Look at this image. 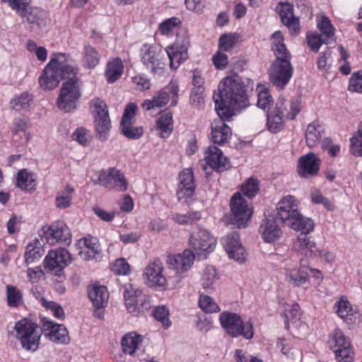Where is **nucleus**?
I'll use <instances>...</instances> for the list:
<instances>
[{"instance_id":"1","label":"nucleus","mask_w":362,"mask_h":362,"mask_svg":"<svg viewBox=\"0 0 362 362\" xmlns=\"http://www.w3.org/2000/svg\"><path fill=\"white\" fill-rule=\"evenodd\" d=\"M70 55L62 52L53 53L39 78V83L44 89L55 88L63 79L60 94L57 99L58 107L66 112L76 107L81 97L82 82L76 76L78 68L69 64Z\"/></svg>"},{"instance_id":"2","label":"nucleus","mask_w":362,"mask_h":362,"mask_svg":"<svg viewBox=\"0 0 362 362\" xmlns=\"http://www.w3.org/2000/svg\"><path fill=\"white\" fill-rule=\"evenodd\" d=\"M218 93L214 95L215 110L223 119H231L235 111L247 106L246 87L238 75L224 78L218 86Z\"/></svg>"},{"instance_id":"3","label":"nucleus","mask_w":362,"mask_h":362,"mask_svg":"<svg viewBox=\"0 0 362 362\" xmlns=\"http://www.w3.org/2000/svg\"><path fill=\"white\" fill-rule=\"evenodd\" d=\"M272 50L276 59L269 71L271 82L279 89H283L290 81L293 73L291 62V55L286 48L281 32L276 31L271 37Z\"/></svg>"},{"instance_id":"4","label":"nucleus","mask_w":362,"mask_h":362,"mask_svg":"<svg viewBox=\"0 0 362 362\" xmlns=\"http://www.w3.org/2000/svg\"><path fill=\"white\" fill-rule=\"evenodd\" d=\"M220 325L224 332L233 338L240 336L250 339L254 336V328L250 321H244L237 313L223 311L218 316Z\"/></svg>"},{"instance_id":"5","label":"nucleus","mask_w":362,"mask_h":362,"mask_svg":"<svg viewBox=\"0 0 362 362\" xmlns=\"http://www.w3.org/2000/svg\"><path fill=\"white\" fill-rule=\"evenodd\" d=\"M328 346L334 354L337 362H354V349L350 339L339 328L329 335Z\"/></svg>"},{"instance_id":"6","label":"nucleus","mask_w":362,"mask_h":362,"mask_svg":"<svg viewBox=\"0 0 362 362\" xmlns=\"http://www.w3.org/2000/svg\"><path fill=\"white\" fill-rule=\"evenodd\" d=\"M90 109L94 117L95 127L100 140H105L110 131L111 123L107 106L104 100L99 98L90 102Z\"/></svg>"},{"instance_id":"7","label":"nucleus","mask_w":362,"mask_h":362,"mask_svg":"<svg viewBox=\"0 0 362 362\" xmlns=\"http://www.w3.org/2000/svg\"><path fill=\"white\" fill-rule=\"evenodd\" d=\"M92 179L95 185H101L109 189L125 192L128 187L127 180L124 174L115 168L103 169Z\"/></svg>"},{"instance_id":"8","label":"nucleus","mask_w":362,"mask_h":362,"mask_svg":"<svg viewBox=\"0 0 362 362\" xmlns=\"http://www.w3.org/2000/svg\"><path fill=\"white\" fill-rule=\"evenodd\" d=\"M216 245V238L204 228H197L189 238V246L197 257L206 258Z\"/></svg>"},{"instance_id":"9","label":"nucleus","mask_w":362,"mask_h":362,"mask_svg":"<svg viewBox=\"0 0 362 362\" xmlns=\"http://www.w3.org/2000/svg\"><path fill=\"white\" fill-rule=\"evenodd\" d=\"M38 235L43 243L50 245L58 243L69 244L71 240L69 228L61 221H55L47 227H42L39 230Z\"/></svg>"},{"instance_id":"10","label":"nucleus","mask_w":362,"mask_h":362,"mask_svg":"<svg viewBox=\"0 0 362 362\" xmlns=\"http://www.w3.org/2000/svg\"><path fill=\"white\" fill-rule=\"evenodd\" d=\"M179 88L176 81H170L168 86L155 95L151 100H146L141 107L145 110H151L154 108L161 107L165 105L172 99L171 105L175 106L177 103L176 98L177 97Z\"/></svg>"},{"instance_id":"11","label":"nucleus","mask_w":362,"mask_h":362,"mask_svg":"<svg viewBox=\"0 0 362 362\" xmlns=\"http://www.w3.org/2000/svg\"><path fill=\"white\" fill-rule=\"evenodd\" d=\"M230 207L232 214V223L238 228H245L252 215V208L247 204L238 192L231 198Z\"/></svg>"},{"instance_id":"12","label":"nucleus","mask_w":362,"mask_h":362,"mask_svg":"<svg viewBox=\"0 0 362 362\" xmlns=\"http://www.w3.org/2000/svg\"><path fill=\"white\" fill-rule=\"evenodd\" d=\"M300 100L297 98L290 104L291 112L284 113L281 110V106H277L274 111L267 112V126L272 133H277L283 128L284 117L289 119H294L300 110Z\"/></svg>"},{"instance_id":"13","label":"nucleus","mask_w":362,"mask_h":362,"mask_svg":"<svg viewBox=\"0 0 362 362\" xmlns=\"http://www.w3.org/2000/svg\"><path fill=\"white\" fill-rule=\"evenodd\" d=\"M140 57L143 64L150 69L153 74L161 76L164 74L165 64L160 59L155 46L143 45L140 49Z\"/></svg>"},{"instance_id":"14","label":"nucleus","mask_w":362,"mask_h":362,"mask_svg":"<svg viewBox=\"0 0 362 362\" xmlns=\"http://www.w3.org/2000/svg\"><path fill=\"white\" fill-rule=\"evenodd\" d=\"M163 266L159 259L150 262L143 272V279L146 285L151 288H165L167 279L163 274Z\"/></svg>"},{"instance_id":"15","label":"nucleus","mask_w":362,"mask_h":362,"mask_svg":"<svg viewBox=\"0 0 362 362\" xmlns=\"http://www.w3.org/2000/svg\"><path fill=\"white\" fill-rule=\"evenodd\" d=\"M42 333L45 338L53 343L67 344L70 339L66 328L61 324H57L47 317H42Z\"/></svg>"},{"instance_id":"16","label":"nucleus","mask_w":362,"mask_h":362,"mask_svg":"<svg viewBox=\"0 0 362 362\" xmlns=\"http://www.w3.org/2000/svg\"><path fill=\"white\" fill-rule=\"evenodd\" d=\"M70 262L71 254L64 248L50 250L44 259L45 267L58 276Z\"/></svg>"},{"instance_id":"17","label":"nucleus","mask_w":362,"mask_h":362,"mask_svg":"<svg viewBox=\"0 0 362 362\" xmlns=\"http://www.w3.org/2000/svg\"><path fill=\"white\" fill-rule=\"evenodd\" d=\"M310 267L300 259L298 267L286 264L284 268L285 281L294 287H300L310 281Z\"/></svg>"},{"instance_id":"18","label":"nucleus","mask_w":362,"mask_h":362,"mask_svg":"<svg viewBox=\"0 0 362 362\" xmlns=\"http://www.w3.org/2000/svg\"><path fill=\"white\" fill-rule=\"evenodd\" d=\"M300 202L293 195L283 197L276 206V218L281 220L285 225L298 216Z\"/></svg>"},{"instance_id":"19","label":"nucleus","mask_w":362,"mask_h":362,"mask_svg":"<svg viewBox=\"0 0 362 362\" xmlns=\"http://www.w3.org/2000/svg\"><path fill=\"white\" fill-rule=\"evenodd\" d=\"M221 243L230 259L239 262H243L245 260V250L240 241L238 232L228 233L221 238Z\"/></svg>"},{"instance_id":"20","label":"nucleus","mask_w":362,"mask_h":362,"mask_svg":"<svg viewBox=\"0 0 362 362\" xmlns=\"http://www.w3.org/2000/svg\"><path fill=\"white\" fill-rule=\"evenodd\" d=\"M42 334L41 328L31 319L24 318V349L32 353L39 349Z\"/></svg>"},{"instance_id":"21","label":"nucleus","mask_w":362,"mask_h":362,"mask_svg":"<svg viewBox=\"0 0 362 362\" xmlns=\"http://www.w3.org/2000/svg\"><path fill=\"white\" fill-rule=\"evenodd\" d=\"M321 160L317 154L310 152L300 156L298 160L297 172L303 178H308L317 174Z\"/></svg>"},{"instance_id":"22","label":"nucleus","mask_w":362,"mask_h":362,"mask_svg":"<svg viewBox=\"0 0 362 362\" xmlns=\"http://www.w3.org/2000/svg\"><path fill=\"white\" fill-rule=\"evenodd\" d=\"M196 186L194 173L191 168L182 170L179 175V183L177 197L179 201L186 202L193 197Z\"/></svg>"},{"instance_id":"23","label":"nucleus","mask_w":362,"mask_h":362,"mask_svg":"<svg viewBox=\"0 0 362 362\" xmlns=\"http://www.w3.org/2000/svg\"><path fill=\"white\" fill-rule=\"evenodd\" d=\"M188 41H176L173 45L166 48V52L170 59V66L173 69L179 67L181 63L188 58Z\"/></svg>"},{"instance_id":"24","label":"nucleus","mask_w":362,"mask_h":362,"mask_svg":"<svg viewBox=\"0 0 362 362\" xmlns=\"http://www.w3.org/2000/svg\"><path fill=\"white\" fill-rule=\"evenodd\" d=\"M195 253L190 250H185L182 254L169 256L168 262L178 274L187 272L194 264Z\"/></svg>"},{"instance_id":"25","label":"nucleus","mask_w":362,"mask_h":362,"mask_svg":"<svg viewBox=\"0 0 362 362\" xmlns=\"http://www.w3.org/2000/svg\"><path fill=\"white\" fill-rule=\"evenodd\" d=\"M334 308L336 313L341 319L348 324L355 322L358 309L354 308L348 300L346 296H340L335 302Z\"/></svg>"},{"instance_id":"26","label":"nucleus","mask_w":362,"mask_h":362,"mask_svg":"<svg viewBox=\"0 0 362 362\" xmlns=\"http://www.w3.org/2000/svg\"><path fill=\"white\" fill-rule=\"evenodd\" d=\"M204 160L213 170L221 172L226 169L228 159L216 146H210L205 151Z\"/></svg>"},{"instance_id":"27","label":"nucleus","mask_w":362,"mask_h":362,"mask_svg":"<svg viewBox=\"0 0 362 362\" xmlns=\"http://www.w3.org/2000/svg\"><path fill=\"white\" fill-rule=\"evenodd\" d=\"M231 119H223L219 117L218 119L214 120L211 126V137L214 143L223 144L228 141L232 135L231 129L225 122Z\"/></svg>"},{"instance_id":"28","label":"nucleus","mask_w":362,"mask_h":362,"mask_svg":"<svg viewBox=\"0 0 362 362\" xmlns=\"http://www.w3.org/2000/svg\"><path fill=\"white\" fill-rule=\"evenodd\" d=\"M259 230L265 243H275L280 240L282 230L274 218H265L260 225Z\"/></svg>"},{"instance_id":"29","label":"nucleus","mask_w":362,"mask_h":362,"mask_svg":"<svg viewBox=\"0 0 362 362\" xmlns=\"http://www.w3.org/2000/svg\"><path fill=\"white\" fill-rule=\"evenodd\" d=\"M26 1L24 0V24L27 23L28 29L36 31L42 24L45 13L37 7L29 6V2ZM25 26L26 25H24Z\"/></svg>"},{"instance_id":"30","label":"nucleus","mask_w":362,"mask_h":362,"mask_svg":"<svg viewBox=\"0 0 362 362\" xmlns=\"http://www.w3.org/2000/svg\"><path fill=\"white\" fill-rule=\"evenodd\" d=\"M77 245L81 249L79 252L81 257L86 259L95 257L100 251L98 240L90 235L81 238Z\"/></svg>"},{"instance_id":"31","label":"nucleus","mask_w":362,"mask_h":362,"mask_svg":"<svg viewBox=\"0 0 362 362\" xmlns=\"http://www.w3.org/2000/svg\"><path fill=\"white\" fill-rule=\"evenodd\" d=\"M279 11L281 22L291 32L297 33L299 30V20L293 13V6L288 3H279Z\"/></svg>"},{"instance_id":"32","label":"nucleus","mask_w":362,"mask_h":362,"mask_svg":"<svg viewBox=\"0 0 362 362\" xmlns=\"http://www.w3.org/2000/svg\"><path fill=\"white\" fill-rule=\"evenodd\" d=\"M88 298L95 308L100 309L107 305L109 293L105 286L94 284L88 288Z\"/></svg>"},{"instance_id":"33","label":"nucleus","mask_w":362,"mask_h":362,"mask_svg":"<svg viewBox=\"0 0 362 362\" xmlns=\"http://www.w3.org/2000/svg\"><path fill=\"white\" fill-rule=\"evenodd\" d=\"M316 24L322 37H324V44L327 45L334 40L335 28L327 16L323 14L317 16Z\"/></svg>"},{"instance_id":"34","label":"nucleus","mask_w":362,"mask_h":362,"mask_svg":"<svg viewBox=\"0 0 362 362\" xmlns=\"http://www.w3.org/2000/svg\"><path fill=\"white\" fill-rule=\"evenodd\" d=\"M156 126L159 131L160 137L163 139L169 137L173 130L172 113L168 111L160 112L158 116Z\"/></svg>"},{"instance_id":"35","label":"nucleus","mask_w":362,"mask_h":362,"mask_svg":"<svg viewBox=\"0 0 362 362\" xmlns=\"http://www.w3.org/2000/svg\"><path fill=\"white\" fill-rule=\"evenodd\" d=\"M124 65L119 58H112L106 64L105 76L107 83H113L122 75Z\"/></svg>"},{"instance_id":"36","label":"nucleus","mask_w":362,"mask_h":362,"mask_svg":"<svg viewBox=\"0 0 362 362\" xmlns=\"http://www.w3.org/2000/svg\"><path fill=\"white\" fill-rule=\"evenodd\" d=\"M45 250L41 242L35 238L29 242L24 252V260L30 264L38 261L44 255Z\"/></svg>"},{"instance_id":"37","label":"nucleus","mask_w":362,"mask_h":362,"mask_svg":"<svg viewBox=\"0 0 362 362\" xmlns=\"http://www.w3.org/2000/svg\"><path fill=\"white\" fill-rule=\"evenodd\" d=\"M100 56L95 47L85 45L81 52V63L85 69H94L100 62Z\"/></svg>"},{"instance_id":"38","label":"nucleus","mask_w":362,"mask_h":362,"mask_svg":"<svg viewBox=\"0 0 362 362\" xmlns=\"http://www.w3.org/2000/svg\"><path fill=\"white\" fill-rule=\"evenodd\" d=\"M142 340V336L135 332H131L124 334L121 341L123 352L133 356Z\"/></svg>"},{"instance_id":"39","label":"nucleus","mask_w":362,"mask_h":362,"mask_svg":"<svg viewBox=\"0 0 362 362\" xmlns=\"http://www.w3.org/2000/svg\"><path fill=\"white\" fill-rule=\"evenodd\" d=\"M324 134V127L318 122H313L308 125L305 132L306 144L309 147L315 146Z\"/></svg>"},{"instance_id":"40","label":"nucleus","mask_w":362,"mask_h":362,"mask_svg":"<svg viewBox=\"0 0 362 362\" xmlns=\"http://www.w3.org/2000/svg\"><path fill=\"white\" fill-rule=\"evenodd\" d=\"M75 189L71 185H66L64 190L59 191L54 199V205L57 209H66L72 204Z\"/></svg>"},{"instance_id":"41","label":"nucleus","mask_w":362,"mask_h":362,"mask_svg":"<svg viewBox=\"0 0 362 362\" xmlns=\"http://www.w3.org/2000/svg\"><path fill=\"white\" fill-rule=\"evenodd\" d=\"M287 226L294 230L300 231V234H308L313 230L315 224L311 218L302 216L299 212L298 216L288 222Z\"/></svg>"},{"instance_id":"42","label":"nucleus","mask_w":362,"mask_h":362,"mask_svg":"<svg viewBox=\"0 0 362 362\" xmlns=\"http://www.w3.org/2000/svg\"><path fill=\"white\" fill-rule=\"evenodd\" d=\"M218 279L219 276L216 269L213 266H206L200 280L202 287L206 291L213 290Z\"/></svg>"},{"instance_id":"43","label":"nucleus","mask_w":362,"mask_h":362,"mask_svg":"<svg viewBox=\"0 0 362 362\" xmlns=\"http://www.w3.org/2000/svg\"><path fill=\"white\" fill-rule=\"evenodd\" d=\"M257 91V107L264 112H269V110L273 104V98L267 88L264 85H258Z\"/></svg>"},{"instance_id":"44","label":"nucleus","mask_w":362,"mask_h":362,"mask_svg":"<svg viewBox=\"0 0 362 362\" xmlns=\"http://www.w3.org/2000/svg\"><path fill=\"white\" fill-rule=\"evenodd\" d=\"M199 307L205 313H216L221 311V308L214 299L204 293L199 294Z\"/></svg>"},{"instance_id":"45","label":"nucleus","mask_w":362,"mask_h":362,"mask_svg":"<svg viewBox=\"0 0 362 362\" xmlns=\"http://www.w3.org/2000/svg\"><path fill=\"white\" fill-rule=\"evenodd\" d=\"M181 25V21L177 17H171L163 21L158 25V31L162 35H171Z\"/></svg>"},{"instance_id":"46","label":"nucleus","mask_w":362,"mask_h":362,"mask_svg":"<svg viewBox=\"0 0 362 362\" xmlns=\"http://www.w3.org/2000/svg\"><path fill=\"white\" fill-rule=\"evenodd\" d=\"M297 244L305 255H308V252L310 255H315L316 244L307 236V234H300L297 238Z\"/></svg>"},{"instance_id":"47","label":"nucleus","mask_w":362,"mask_h":362,"mask_svg":"<svg viewBox=\"0 0 362 362\" xmlns=\"http://www.w3.org/2000/svg\"><path fill=\"white\" fill-rule=\"evenodd\" d=\"M71 139L85 146L88 144L92 136L90 132L84 127H78L71 134Z\"/></svg>"},{"instance_id":"48","label":"nucleus","mask_w":362,"mask_h":362,"mask_svg":"<svg viewBox=\"0 0 362 362\" xmlns=\"http://www.w3.org/2000/svg\"><path fill=\"white\" fill-rule=\"evenodd\" d=\"M238 35L235 33L222 35L219 38L218 47L223 52L232 49L238 40Z\"/></svg>"},{"instance_id":"49","label":"nucleus","mask_w":362,"mask_h":362,"mask_svg":"<svg viewBox=\"0 0 362 362\" xmlns=\"http://www.w3.org/2000/svg\"><path fill=\"white\" fill-rule=\"evenodd\" d=\"M155 319L160 322L165 329L171 326V322L169 319V311L164 305L158 306L153 310Z\"/></svg>"},{"instance_id":"50","label":"nucleus","mask_w":362,"mask_h":362,"mask_svg":"<svg viewBox=\"0 0 362 362\" xmlns=\"http://www.w3.org/2000/svg\"><path fill=\"white\" fill-rule=\"evenodd\" d=\"M42 305L47 310H50L54 317L57 319L64 318V312L62 306L54 301H49L43 298L40 299Z\"/></svg>"},{"instance_id":"51","label":"nucleus","mask_w":362,"mask_h":362,"mask_svg":"<svg viewBox=\"0 0 362 362\" xmlns=\"http://www.w3.org/2000/svg\"><path fill=\"white\" fill-rule=\"evenodd\" d=\"M136 110L137 105L135 103H131L128 104L124 109L120 126L134 124Z\"/></svg>"},{"instance_id":"52","label":"nucleus","mask_w":362,"mask_h":362,"mask_svg":"<svg viewBox=\"0 0 362 362\" xmlns=\"http://www.w3.org/2000/svg\"><path fill=\"white\" fill-rule=\"evenodd\" d=\"M243 193L249 198L254 197L259 191L258 181L253 178H249L241 187Z\"/></svg>"},{"instance_id":"53","label":"nucleus","mask_w":362,"mask_h":362,"mask_svg":"<svg viewBox=\"0 0 362 362\" xmlns=\"http://www.w3.org/2000/svg\"><path fill=\"white\" fill-rule=\"evenodd\" d=\"M122 134L129 139H138L144 133L141 127H134L133 124L120 126Z\"/></svg>"},{"instance_id":"54","label":"nucleus","mask_w":362,"mask_h":362,"mask_svg":"<svg viewBox=\"0 0 362 362\" xmlns=\"http://www.w3.org/2000/svg\"><path fill=\"white\" fill-rule=\"evenodd\" d=\"M111 270L118 275H127L130 273V266L125 259L120 258L112 264Z\"/></svg>"},{"instance_id":"55","label":"nucleus","mask_w":362,"mask_h":362,"mask_svg":"<svg viewBox=\"0 0 362 362\" xmlns=\"http://www.w3.org/2000/svg\"><path fill=\"white\" fill-rule=\"evenodd\" d=\"M6 296L8 305L11 307H17L21 298V294L16 287L8 285L6 286Z\"/></svg>"},{"instance_id":"56","label":"nucleus","mask_w":362,"mask_h":362,"mask_svg":"<svg viewBox=\"0 0 362 362\" xmlns=\"http://www.w3.org/2000/svg\"><path fill=\"white\" fill-rule=\"evenodd\" d=\"M306 40L310 48L315 52L319 51L321 45L324 43V37L317 33H308Z\"/></svg>"},{"instance_id":"57","label":"nucleus","mask_w":362,"mask_h":362,"mask_svg":"<svg viewBox=\"0 0 362 362\" xmlns=\"http://www.w3.org/2000/svg\"><path fill=\"white\" fill-rule=\"evenodd\" d=\"M349 90L362 93V70L352 74L349 79Z\"/></svg>"},{"instance_id":"58","label":"nucleus","mask_w":362,"mask_h":362,"mask_svg":"<svg viewBox=\"0 0 362 362\" xmlns=\"http://www.w3.org/2000/svg\"><path fill=\"white\" fill-rule=\"evenodd\" d=\"M211 61L215 68L218 70H223L226 68L228 64V59L226 54L221 50L216 52L212 57Z\"/></svg>"},{"instance_id":"59","label":"nucleus","mask_w":362,"mask_h":362,"mask_svg":"<svg viewBox=\"0 0 362 362\" xmlns=\"http://www.w3.org/2000/svg\"><path fill=\"white\" fill-rule=\"evenodd\" d=\"M37 175L24 169V190L32 192L36 189Z\"/></svg>"},{"instance_id":"60","label":"nucleus","mask_w":362,"mask_h":362,"mask_svg":"<svg viewBox=\"0 0 362 362\" xmlns=\"http://www.w3.org/2000/svg\"><path fill=\"white\" fill-rule=\"evenodd\" d=\"M351 151L356 156L362 157V135L355 134L351 139Z\"/></svg>"},{"instance_id":"61","label":"nucleus","mask_w":362,"mask_h":362,"mask_svg":"<svg viewBox=\"0 0 362 362\" xmlns=\"http://www.w3.org/2000/svg\"><path fill=\"white\" fill-rule=\"evenodd\" d=\"M312 202L316 204H322L325 208L332 210V204L325 198L319 190H315L311 193Z\"/></svg>"},{"instance_id":"62","label":"nucleus","mask_w":362,"mask_h":362,"mask_svg":"<svg viewBox=\"0 0 362 362\" xmlns=\"http://www.w3.org/2000/svg\"><path fill=\"white\" fill-rule=\"evenodd\" d=\"M124 298H144L141 289L134 287L132 284H127L124 286Z\"/></svg>"},{"instance_id":"63","label":"nucleus","mask_w":362,"mask_h":362,"mask_svg":"<svg viewBox=\"0 0 362 362\" xmlns=\"http://www.w3.org/2000/svg\"><path fill=\"white\" fill-rule=\"evenodd\" d=\"M132 82L136 86L137 88L141 90H148L151 86L150 81L145 76L141 74L133 77Z\"/></svg>"},{"instance_id":"64","label":"nucleus","mask_w":362,"mask_h":362,"mask_svg":"<svg viewBox=\"0 0 362 362\" xmlns=\"http://www.w3.org/2000/svg\"><path fill=\"white\" fill-rule=\"evenodd\" d=\"M10 108L13 115H20L23 110V95H16L10 102Z\"/></svg>"}]
</instances>
